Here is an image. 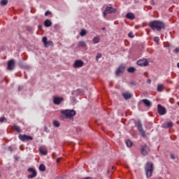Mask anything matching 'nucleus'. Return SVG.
Returning <instances> with one entry per match:
<instances>
[{
    "label": "nucleus",
    "instance_id": "obj_32",
    "mask_svg": "<svg viewBox=\"0 0 179 179\" xmlns=\"http://www.w3.org/2000/svg\"><path fill=\"white\" fill-rule=\"evenodd\" d=\"M52 41H49L48 42H46V45H45V47H50V45H52Z\"/></svg>",
    "mask_w": 179,
    "mask_h": 179
},
{
    "label": "nucleus",
    "instance_id": "obj_9",
    "mask_svg": "<svg viewBox=\"0 0 179 179\" xmlns=\"http://www.w3.org/2000/svg\"><path fill=\"white\" fill-rule=\"evenodd\" d=\"M19 139H20L22 142L26 141H33V136H27L26 134H20L18 136Z\"/></svg>",
    "mask_w": 179,
    "mask_h": 179
},
{
    "label": "nucleus",
    "instance_id": "obj_23",
    "mask_svg": "<svg viewBox=\"0 0 179 179\" xmlns=\"http://www.w3.org/2000/svg\"><path fill=\"white\" fill-rule=\"evenodd\" d=\"M157 90V92H163L164 90V86L163 85H158Z\"/></svg>",
    "mask_w": 179,
    "mask_h": 179
},
{
    "label": "nucleus",
    "instance_id": "obj_11",
    "mask_svg": "<svg viewBox=\"0 0 179 179\" xmlns=\"http://www.w3.org/2000/svg\"><path fill=\"white\" fill-rule=\"evenodd\" d=\"M157 110H158V114L159 115H164L167 111L166 110V108H164L163 106L158 104L157 105Z\"/></svg>",
    "mask_w": 179,
    "mask_h": 179
},
{
    "label": "nucleus",
    "instance_id": "obj_42",
    "mask_svg": "<svg viewBox=\"0 0 179 179\" xmlns=\"http://www.w3.org/2000/svg\"><path fill=\"white\" fill-rule=\"evenodd\" d=\"M150 3L151 5H155V0H151Z\"/></svg>",
    "mask_w": 179,
    "mask_h": 179
},
{
    "label": "nucleus",
    "instance_id": "obj_15",
    "mask_svg": "<svg viewBox=\"0 0 179 179\" xmlns=\"http://www.w3.org/2000/svg\"><path fill=\"white\" fill-rule=\"evenodd\" d=\"M141 101L142 103H143L145 107H148V108H150V107H152V102L149 99H143Z\"/></svg>",
    "mask_w": 179,
    "mask_h": 179
},
{
    "label": "nucleus",
    "instance_id": "obj_41",
    "mask_svg": "<svg viewBox=\"0 0 179 179\" xmlns=\"http://www.w3.org/2000/svg\"><path fill=\"white\" fill-rule=\"evenodd\" d=\"M61 159H62V158H57V159H56V162H57V163H59V162H61Z\"/></svg>",
    "mask_w": 179,
    "mask_h": 179
},
{
    "label": "nucleus",
    "instance_id": "obj_18",
    "mask_svg": "<svg viewBox=\"0 0 179 179\" xmlns=\"http://www.w3.org/2000/svg\"><path fill=\"white\" fill-rule=\"evenodd\" d=\"M13 129H14V131L18 134H21L22 132V129H20V127L17 126V124H14L13 126Z\"/></svg>",
    "mask_w": 179,
    "mask_h": 179
},
{
    "label": "nucleus",
    "instance_id": "obj_34",
    "mask_svg": "<svg viewBox=\"0 0 179 179\" xmlns=\"http://www.w3.org/2000/svg\"><path fill=\"white\" fill-rule=\"evenodd\" d=\"M101 58V53H98L96 56V61H99V59Z\"/></svg>",
    "mask_w": 179,
    "mask_h": 179
},
{
    "label": "nucleus",
    "instance_id": "obj_53",
    "mask_svg": "<svg viewBox=\"0 0 179 179\" xmlns=\"http://www.w3.org/2000/svg\"><path fill=\"white\" fill-rule=\"evenodd\" d=\"M144 73H145V75H147L148 72H145Z\"/></svg>",
    "mask_w": 179,
    "mask_h": 179
},
{
    "label": "nucleus",
    "instance_id": "obj_54",
    "mask_svg": "<svg viewBox=\"0 0 179 179\" xmlns=\"http://www.w3.org/2000/svg\"><path fill=\"white\" fill-rule=\"evenodd\" d=\"M0 177H1V174H0Z\"/></svg>",
    "mask_w": 179,
    "mask_h": 179
},
{
    "label": "nucleus",
    "instance_id": "obj_24",
    "mask_svg": "<svg viewBox=\"0 0 179 179\" xmlns=\"http://www.w3.org/2000/svg\"><path fill=\"white\" fill-rule=\"evenodd\" d=\"M53 125L54 127H56V128H59V127L61 126V124H59V122H58L57 120H54Z\"/></svg>",
    "mask_w": 179,
    "mask_h": 179
},
{
    "label": "nucleus",
    "instance_id": "obj_7",
    "mask_svg": "<svg viewBox=\"0 0 179 179\" xmlns=\"http://www.w3.org/2000/svg\"><path fill=\"white\" fill-rule=\"evenodd\" d=\"M115 12H117V9L113 7L107 6L103 12V17H106L108 13H115Z\"/></svg>",
    "mask_w": 179,
    "mask_h": 179
},
{
    "label": "nucleus",
    "instance_id": "obj_17",
    "mask_svg": "<svg viewBox=\"0 0 179 179\" xmlns=\"http://www.w3.org/2000/svg\"><path fill=\"white\" fill-rule=\"evenodd\" d=\"M125 17L129 20H134V19H135V15L132 13H127Z\"/></svg>",
    "mask_w": 179,
    "mask_h": 179
},
{
    "label": "nucleus",
    "instance_id": "obj_49",
    "mask_svg": "<svg viewBox=\"0 0 179 179\" xmlns=\"http://www.w3.org/2000/svg\"><path fill=\"white\" fill-rule=\"evenodd\" d=\"M177 66H178V68H179V62L178 63Z\"/></svg>",
    "mask_w": 179,
    "mask_h": 179
},
{
    "label": "nucleus",
    "instance_id": "obj_21",
    "mask_svg": "<svg viewBox=\"0 0 179 179\" xmlns=\"http://www.w3.org/2000/svg\"><path fill=\"white\" fill-rule=\"evenodd\" d=\"M78 47H82L83 48H85L86 47V43L83 41H79L78 44Z\"/></svg>",
    "mask_w": 179,
    "mask_h": 179
},
{
    "label": "nucleus",
    "instance_id": "obj_33",
    "mask_svg": "<svg viewBox=\"0 0 179 179\" xmlns=\"http://www.w3.org/2000/svg\"><path fill=\"white\" fill-rule=\"evenodd\" d=\"M154 41L155 43H159L160 41V38H159V36L154 37Z\"/></svg>",
    "mask_w": 179,
    "mask_h": 179
},
{
    "label": "nucleus",
    "instance_id": "obj_44",
    "mask_svg": "<svg viewBox=\"0 0 179 179\" xmlns=\"http://www.w3.org/2000/svg\"><path fill=\"white\" fill-rule=\"evenodd\" d=\"M8 150H10V152H13V149H12V147H8Z\"/></svg>",
    "mask_w": 179,
    "mask_h": 179
},
{
    "label": "nucleus",
    "instance_id": "obj_38",
    "mask_svg": "<svg viewBox=\"0 0 179 179\" xmlns=\"http://www.w3.org/2000/svg\"><path fill=\"white\" fill-rule=\"evenodd\" d=\"M174 52L176 54H178L179 53V48H176L175 50H174Z\"/></svg>",
    "mask_w": 179,
    "mask_h": 179
},
{
    "label": "nucleus",
    "instance_id": "obj_22",
    "mask_svg": "<svg viewBox=\"0 0 179 179\" xmlns=\"http://www.w3.org/2000/svg\"><path fill=\"white\" fill-rule=\"evenodd\" d=\"M92 41L94 44H98V43H100V38L98 36L94 37Z\"/></svg>",
    "mask_w": 179,
    "mask_h": 179
},
{
    "label": "nucleus",
    "instance_id": "obj_14",
    "mask_svg": "<svg viewBox=\"0 0 179 179\" xmlns=\"http://www.w3.org/2000/svg\"><path fill=\"white\" fill-rule=\"evenodd\" d=\"M85 63L82 60H76L73 64V68H82Z\"/></svg>",
    "mask_w": 179,
    "mask_h": 179
},
{
    "label": "nucleus",
    "instance_id": "obj_4",
    "mask_svg": "<svg viewBox=\"0 0 179 179\" xmlns=\"http://www.w3.org/2000/svg\"><path fill=\"white\" fill-rule=\"evenodd\" d=\"M137 129L140 131V134L143 138H146V134L145 133V130H143V126H142V122L141 120L137 121L136 124Z\"/></svg>",
    "mask_w": 179,
    "mask_h": 179
},
{
    "label": "nucleus",
    "instance_id": "obj_37",
    "mask_svg": "<svg viewBox=\"0 0 179 179\" xmlns=\"http://www.w3.org/2000/svg\"><path fill=\"white\" fill-rule=\"evenodd\" d=\"M44 131L45 132H47V133L50 132V130L48 129V127L47 126L44 127Z\"/></svg>",
    "mask_w": 179,
    "mask_h": 179
},
{
    "label": "nucleus",
    "instance_id": "obj_40",
    "mask_svg": "<svg viewBox=\"0 0 179 179\" xmlns=\"http://www.w3.org/2000/svg\"><path fill=\"white\" fill-rule=\"evenodd\" d=\"M171 159H176V156L174 155V154L171 155Z\"/></svg>",
    "mask_w": 179,
    "mask_h": 179
},
{
    "label": "nucleus",
    "instance_id": "obj_43",
    "mask_svg": "<svg viewBox=\"0 0 179 179\" xmlns=\"http://www.w3.org/2000/svg\"><path fill=\"white\" fill-rule=\"evenodd\" d=\"M147 83H148L149 85H150V83H152V80L148 79V80H147Z\"/></svg>",
    "mask_w": 179,
    "mask_h": 179
},
{
    "label": "nucleus",
    "instance_id": "obj_47",
    "mask_svg": "<svg viewBox=\"0 0 179 179\" xmlns=\"http://www.w3.org/2000/svg\"><path fill=\"white\" fill-rule=\"evenodd\" d=\"M102 30H106V27H103V28H102Z\"/></svg>",
    "mask_w": 179,
    "mask_h": 179
},
{
    "label": "nucleus",
    "instance_id": "obj_26",
    "mask_svg": "<svg viewBox=\"0 0 179 179\" xmlns=\"http://www.w3.org/2000/svg\"><path fill=\"white\" fill-rule=\"evenodd\" d=\"M39 152H40V153H42V155H47V153H48L47 150L43 149V148H40Z\"/></svg>",
    "mask_w": 179,
    "mask_h": 179
},
{
    "label": "nucleus",
    "instance_id": "obj_52",
    "mask_svg": "<svg viewBox=\"0 0 179 179\" xmlns=\"http://www.w3.org/2000/svg\"><path fill=\"white\" fill-rule=\"evenodd\" d=\"M111 169H112V170H114V166H112V168H111Z\"/></svg>",
    "mask_w": 179,
    "mask_h": 179
},
{
    "label": "nucleus",
    "instance_id": "obj_6",
    "mask_svg": "<svg viewBox=\"0 0 179 179\" xmlns=\"http://www.w3.org/2000/svg\"><path fill=\"white\" fill-rule=\"evenodd\" d=\"M125 68H127L125 64H120L115 71V76L118 77V76L122 75V73H124V72H125Z\"/></svg>",
    "mask_w": 179,
    "mask_h": 179
},
{
    "label": "nucleus",
    "instance_id": "obj_51",
    "mask_svg": "<svg viewBox=\"0 0 179 179\" xmlns=\"http://www.w3.org/2000/svg\"><path fill=\"white\" fill-rule=\"evenodd\" d=\"M107 173H108V174H110V171H108Z\"/></svg>",
    "mask_w": 179,
    "mask_h": 179
},
{
    "label": "nucleus",
    "instance_id": "obj_3",
    "mask_svg": "<svg viewBox=\"0 0 179 179\" xmlns=\"http://www.w3.org/2000/svg\"><path fill=\"white\" fill-rule=\"evenodd\" d=\"M61 114H62L63 115H65L66 118H69L71 120V118H73V117L76 115V111L75 110L67 109V110H62Z\"/></svg>",
    "mask_w": 179,
    "mask_h": 179
},
{
    "label": "nucleus",
    "instance_id": "obj_13",
    "mask_svg": "<svg viewBox=\"0 0 179 179\" xmlns=\"http://www.w3.org/2000/svg\"><path fill=\"white\" fill-rule=\"evenodd\" d=\"M8 71H13L15 69V60L10 59L8 62Z\"/></svg>",
    "mask_w": 179,
    "mask_h": 179
},
{
    "label": "nucleus",
    "instance_id": "obj_39",
    "mask_svg": "<svg viewBox=\"0 0 179 179\" xmlns=\"http://www.w3.org/2000/svg\"><path fill=\"white\" fill-rule=\"evenodd\" d=\"M48 15H51V11H46L45 13V16H48Z\"/></svg>",
    "mask_w": 179,
    "mask_h": 179
},
{
    "label": "nucleus",
    "instance_id": "obj_19",
    "mask_svg": "<svg viewBox=\"0 0 179 179\" xmlns=\"http://www.w3.org/2000/svg\"><path fill=\"white\" fill-rule=\"evenodd\" d=\"M44 26L45 27H51V26H52V22L50 20H46L44 22Z\"/></svg>",
    "mask_w": 179,
    "mask_h": 179
},
{
    "label": "nucleus",
    "instance_id": "obj_35",
    "mask_svg": "<svg viewBox=\"0 0 179 179\" xmlns=\"http://www.w3.org/2000/svg\"><path fill=\"white\" fill-rule=\"evenodd\" d=\"M3 121H6V118L5 117H0V122H3Z\"/></svg>",
    "mask_w": 179,
    "mask_h": 179
},
{
    "label": "nucleus",
    "instance_id": "obj_27",
    "mask_svg": "<svg viewBox=\"0 0 179 179\" xmlns=\"http://www.w3.org/2000/svg\"><path fill=\"white\" fill-rule=\"evenodd\" d=\"M126 145L128 148H131V146H132L133 145L132 141H131L130 140H127Z\"/></svg>",
    "mask_w": 179,
    "mask_h": 179
},
{
    "label": "nucleus",
    "instance_id": "obj_46",
    "mask_svg": "<svg viewBox=\"0 0 179 179\" xmlns=\"http://www.w3.org/2000/svg\"><path fill=\"white\" fill-rule=\"evenodd\" d=\"M42 27H43V26L38 25V29H41Z\"/></svg>",
    "mask_w": 179,
    "mask_h": 179
},
{
    "label": "nucleus",
    "instance_id": "obj_48",
    "mask_svg": "<svg viewBox=\"0 0 179 179\" xmlns=\"http://www.w3.org/2000/svg\"><path fill=\"white\" fill-rule=\"evenodd\" d=\"M27 30H30V27L27 28Z\"/></svg>",
    "mask_w": 179,
    "mask_h": 179
},
{
    "label": "nucleus",
    "instance_id": "obj_16",
    "mask_svg": "<svg viewBox=\"0 0 179 179\" xmlns=\"http://www.w3.org/2000/svg\"><path fill=\"white\" fill-rule=\"evenodd\" d=\"M122 96L124 100H129V99H132V94L129 92H123Z\"/></svg>",
    "mask_w": 179,
    "mask_h": 179
},
{
    "label": "nucleus",
    "instance_id": "obj_36",
    "mask_svg": "<svg viewBox=\"0 0 179 179\" xmlns=\"http://www.w3.org/2000/svg\"><path fill=\"white\" fill-rule=\"evenodd\" d=\"M128 36L129 37V38H133V37H134V33L130 32V33L128 34Z\"/></svg>",
    "mask_w": 179,
    "mask_h": 179
},
{
    "label": "nucleus",
    "instance_id": "obj_1",
    "mask_svg": "<svg viewBox=\"0 0 179 179\" xmlns=\"http://www.w3.org/2000/svg\"><path fill=\"white\" fill-rule=\"evenodd\" d=\"M148 26L150 27V29H152V30H157V31H162V30L166 27V25L164 24V22L160 20L151 21Z\"/></svg>",
    "mask_w": 179,
    "mask_h": 179
},
{
    "label": "nucleus",
    "instance_id": "obj_25",
    "mask_svg": "<svg viewBox=\"0 0 179 179\" xmlns=\"http://www.w3.org/2000/svg\"><path fill=\"white\" fill-rule=\"evenodd\" d=\"M39 171H45V165L41 164L39 165Z\"/></svg>",
    "mask_w": 179,
    "mask_h": 179
},
{
    "label": "nucleus",
    "instance_id": "obj_8",
    "mask_svg": "<svg viewBox=\"0 0 179 179\" xmlns=\"http://www.w3.org/2000/svg\"><path fill=\"white\" fill-rule=\"evenodd\" d=\"M27 171L29 173H31V175H29L27 177L29 179L35 178V177H37V171L34 169V168H29L27 169Z\"/></svg>",
    "mask_w": 179,
    "mask_h": 179
},
{
    "label": "nucleus",
    "instance_id": "obj_20",
    "mask_svg": "<svg viewBox=\"0 0 179 179\" xmlns=\"http://www.w3.org/2000/svg\"><path fill=\"white\" fill-rule=\"evenodd\" d=\"M136 69H135V67L131 66L127 69V72L129 73H134V72H136Z\"/></svg>",
    "mask_w": 179,
    "mask_h": 179
},
{
    "label": "nucleus",
    "instance_id": "obj_31",
    "mask_svg": "<svg viewBox=\"0 0 179 179\" xmlns=\"http://www.w3.org/2000/svg\"><path fill=\"white\" fill-rule=\"evenodd\" d=\"M42 42L43 43L44 45H47V37L45 36L42 38Z\"/></svg>",
    "mask_w": 179,
    "mask_h": 179
},
{
    "label": "nucleus",
    "instance_id": "obj_5",
    "mask_svg": "<svg viewBox=\"0 0 179 179\" xmlns=\"http://www.w3.org/2000/svg\"><path fill=\"white\" fill-rule=\"evenodd\" d=\"M141 155L143 156H148L149 155V152H150V148L146 144H142L141 145Z\"/></svg>",
    "mask_w": 179,
    "mask_h": 179
},
{
    "label": "nucleus",
    "instance_id": "obj_12",
    "mask_svg": "<svg viewBox=\"0 0 179 179\" xmlns=\"http://www.w3.org/2000/svg\"><path fill=\"white\" fill-rule=\"evenodd\" d=\"M62 101H64V98L63 97H59V96H54L53 97V103L56 106H59Z\"/></svg>",
    "mask_w": 179,
    "mask_h": 179
},
{
    "label": "nucleus",
    "instance_id": "obj_50",
    "mask_svg": "<svg viewBox=\"0 0 179 179\" xmlns=\"http://www.w3.org/2000/svg\"><path fill=\"white\" fill-rule=\"evenodd\" d=\"M131 85H134V82H131Z\"/></svg>",
    "mask_w": 179,
    "mask_h": 179
},
{
    "label": "nucleus",
    "instance_id": "obj_29",
    "mask_svg": "<svg viewBox=\"0 0 179 179\" xmlns=\"http://www.w3.org/2000/svg\"><path fill=\"white\" fill-rule=\"evenodd\" d=\"M86 31L85 29H81V31L80 32V36H81V37H85V36H86Z\"/></svg>",
    "mask_w": 179,
    "mask_h": 179
},
{
    "label": "nucleus",
    "instance_id": "obj_28",
    "mask_svg": "<svg viewBox=\"0 0 179 179\" xmlns=\"http://www.w3.org/2000/svg\"><path fill=\"white\" fill-rule=\"evenodd\" d=\"M0 5H1L2 6L8 5V0H1V1L0 2Z\"/></svg>",
    "mask_w": 179,
    "mask_h": 179
},
{
    "label": "nucleus",
    "instance_id": "obj_10",
    "mask_svg": "<svg viewBox=\"0 0 179 179\" xmlns=\"http://www.w3.org/2000/svg\"><path fill=\"white\" fill-rule=\"evenodd\" d=\"M137 65L138 66H149V62L146 59H141L136 62Z\"/></svg>",
    "mask_w": 179,
    "mask_h": 179
},
{
    "label": "nucleus",
    "instance_id": "obj_30",
    "mask_svg": "<svg viewBox=\"0 0 179 179\" xmlns=\"http://www.w3.org/2000/svg\"><path fill=\"white\" fill-rule=\"evenodd\" d=\"M173 122H169L166 123V127L165 128H173Z\"/></svg>",
    "mask_w": 179,
    "mask_h": 179
},
{
    "label": "nucleus",
    "instance_id": "obj_2",
    "mask_svg": "<svg viewBox=\"0 0 179 179\" xmlns=\"http://www.w3.org/2000/svg\"><path fill=\"white\" fill-rule=\"evenodd\" d=\"M153 170H155L153 162H147L145 166V176L147 178H150V177H152Z\"/></svg>",
    "mask_w": 179,
    "mask_h": 179
},
{
    "label": "nucleus",
    "instance_id": "obj_45",
    "mask_svg": "<svg viewBox=\"0 0 179 179\" xmlns=\"http://www.w3.org/2000/svg\"><path fill=\"white\" fill-rule=\"evenodd\" d=\"M18 90L20 92L21 90H23V87H19Z\"/></svg>",
    "mask_w": 179,
    "mask_h": 179
}]
</instances>
